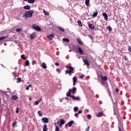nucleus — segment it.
Instances as JSON below:
<instances>
[{"label": "nucleus", "instance_id": "obj_16", "mask_svg": "<svg viewBox=\"0 0 131 131\" xmlns=\"http://www.w3.org/2000/svg\"><path fill=\"white\" fill-rule=\"evenodd\" d=\"M83 62L85 64V65H86V66H88L89 67V66H90V62H89V61H88V59H84L83 60Z\"/></svg>", "mask_w": 131, "mask_h": 131}, {"label": "nucleus", "instance_id": "obj_52", "mask_svg": "<svg viewBox=\"0 0 131 131\" xmlns=\"http://www.w3.org/2000/svg\"><path fill=\"white\" fill-rule=\"evenodd\" d=\"M115 91H116V92L117 93H118V92H119V89L116 88V89H115Z\"/></svg>", "mask_w": 131, "mask_h": 131}, {"label": "nucleus", "instance_id": "obj_35", "mask_svg": "<svg viewBox=\"0 0 131 131\" xmlns=\"http://www.w3.org/2000/svg\"><path fill=\"white\" fill-rule=\"evenodd\" d=\"M17 125V122H14L12 123V126L13 127H15V126Z\"/></svg>", "mask_w": 131, "mask_h": 131}, {"label": "nucleus", "instance_id": "obj_45", "mask_svg": "<svg viewBox=\"0 0 131 131\" xmlns=\"http://www.w3.org/2000/svg\"><path fill=\"white\" fill-rule=\"evenodd\" d=\"M17 80H18V82H21V78L18 77Z\"/></svg>", "mask_w": 131, "mask_h": 131}, {"label": "nucleus", "instance_id": "obj_58", "mask_svg": "<svg viewBox=\"0 0 131 131\" xmlns=\"http://www.w3.org/2000/svg\"><path fill=\"white\" fill-rule=\"evenodd\" d=\"M15 70H17L18 69V67H16L14 68Z\"/></svg>", "mask_w": 131, "mask_h": 131}, {"label": "nucleus", "instance_id": "obj_59", "mask_svg": "<svg viewBox=\"0 0 131 131\" xmlns=\"http://www.w3.org/2000/svg\"><path fill=\"white\" fill-rule=\"evenodd\" d=\"M88 36H89V37H90V38H92V35H88Z\"/></svg>", "mask_w": 131, "mask_h": 131}, {"label": "nucleus", "instance_id": "obj_1", "mask_svg": "<svg viewBox=\"0 0 131 131\" xmlns=\"http://www.w3.org/2000/svg\"><path fill=\"white\" fill-rule=\"evenodd\" d=\"M66 68L69 70H67L65 72L66 74H69V75H72L71 73H74V68L72 67H70V66H66Z\"/></svg>", "mask_w": 131, "mask_h": 131}, {"label": "nucleus", "instance_id": "obj_40", "mask_svg": "<svg viewBox=\"0 0 131 131\" xmlns=\"http://www.w3.org/2000/svg\"><path fill=\"white\" fill-rule=\"evenodd\" d=\"M38 114H39V116H42V114H41V111H38Z\"/></svg>", "mask_w": 131, "mask_h": 131}, {"label": "nucleus", "instance_id": "obj_39", "mask_svg": "<svg viewBox=\"0 0 131 131\" xmlns=\"http://www.w3.org/2000/svg\"><path fill=\"white\" fill-rule=\"evenodd\" d=\"M60 129L59 128V127L57 126H55V131H59Z\"/></svg>", "mask_w": 131, "mask_h": 131}, {"label": "nucleus", "instance_id": "obj_30", "mask_svg": "<svg viewBox=\"0 0 131 131\" xmlns=\"http://www.w3.org/2000/svg\"><path fill=\"white\" fill-rule=\"evenodd\" d=\"M43 13L46 16H49L50 15V13L48 11H46L45 10H43Z\"/></svg>", "mask_w": 131, "mask_h": 131}, {"label": "nucleus", "instance_id": "obj_48", "mask_svg": "<svg viewBox=\"0 0 131 131\" xmlns=\"http://www.w3.org/2000/svg\"><path fill=\"white\" fill-rule=\"evenodd\" d=\"M84 77V75L82 74L79 76V78H83Z\"/></svg>", "mask_w": 131, "mask_h": 131}, {"label": "nucleus", "instance_id": "obj_31", "mask_svg": "<svg viewBox=\"0 0 131 131\" xmlns=\"http://www.w3.org/2000/svg\"><path fill=\"white\" fill-rule=\"evenodd\" d=\"M20 58L21 59H23V60H26V57H25V55L24 54H22L21 56H20Z\"/></svg>", "mask_w": 131, "mask_h": 131}, {"label": "nucleus", "instance_id": "obj_47", "mask_svg": "<svg viewBox=\"0 0 131 131\" xmlns=\"http://www.w3.org/2000/svg\"><path fill=\"white\" fill-rule=\"evenodd\" d=\"M81 113H82V111L81 110L79 111L77 113L78 114H81Z\"/></svg>", "mask_w": 131, "mask_h": 131}, {"label": "nucleus", "instance_id": "obj_55", "mask_svg": "<svg viewBox=\"0 0 131 131\" xmlns=\"http://www.w3.org/2000/svg\"><path fill=\"white\" fill-rule=\"evenodd\" d=\"M17 110L16 111V113H19V111H18V107L16 108Z\"/></svg>", "mask_w": 131, "mask_h": 131}, {"label": "nucleus", "instance_id": "obj_43", "mask_svg": "<svg viewBox=\"0 0 131 131\" xmlns=\"http://www.w3.org/2000/svg\"><path fill=\"white\" fill-rule=\"evenodd\" d=\"M124 60H125V61H127V60H128V58H127V57H126V56H124Z\"/></svg>", "mask_w": 131, "mask_h": 131}, {"label": "nucleus", "instance_id": "obj_54", "mask_svg": "<svg viewBox=\"0 0 131 131\" xmlns=\"http://www.w3.org/2000/svg\"><path fill=\"white\" fill-rule=\"evenodd\" d=\"M56 71L57 72H58L59 73H60V70H59V69H56Z\"/></svg>", "mask_w": 131, "mask_h": 131}, {"label": "nucleus", "instance_id": "obj_11", "mask_svg": "<svg viewBox=\"0 0 131 131\" xmlns=\"http://www.w3.org/2000/svg\"><path fill=\"white\" fill-rule=\"evenodd\" d=\"M73 85L74 86V85H75V83H76V82H77V78L75 76L73 78Z\"/></svg>", "mask_w": 131, "mask_h": 131}, {"label": "nucleus", "instance_id": "obj_7", "mask_svg": "<svg viewBox=\"0 0 131 131\" xmlns=\"http://www.w3.org/2000/svg\"><path fill=\"white\" fill-rule=\"evenodd\" d=\"M30 37L31 39V40H32V39H34V38H35L36 37V34H35V33H32L31 35L30 36Z\"/></svg>", "mask_w": 131, "mask_h": 131}, {"label": "nucleus", "instance_id": "obj_23", "mask_svg": "<svg viewBox=\"0 0 131 131\" xmlns=\"http://www.w3.org/2000/svg\"><path fill=\"white\" fill-rule=\"evenodd\" d=\"M6 38H8V36H2L0 37V41L2 40H4V39H6Z\"/></svg>", "mask_w": 131, "mask_h": 131}, {"label": "nucleus", "instance_id": "obj_9", "mask_svg": "<svg viewBox=\"0 0 131 131\" xmlns=\"http://www.w3.org/2000/svg\"><path fill=\"white\" fill-rule=\"evenodd\" d=\"M42 121L45 123H48L49 122V119L47 117H44L41 119Z\"/></svg>", "mask_w": 131, "mask_h": 131}, {"label": "nucleus", "instance_id": "obj_8", "mask_svg": "<svg viewBox=\"0 0 131 131\" xmlns=\"http://www.w3.org/2000/svg\"><path fill=\"white\" fill-rule=\"evenodd\" d=\"M96 116L97 117H102V116H104V113L103 112H98Z\"/></svg>", "mask_w": 131, "mask_h": 131}, {"label": "nucleus", "instance_id": "obj_10", "mask_svg": "<svg viewBox=\"0 0 131 131\" xmlns=\"http://www.w3.org/2000/svg\"><path fill=\"white\" fill-rule=\"evenodd\" d=\"M70 97H71V98H72L73 100H75L76 101H80V98H79V97H75V96H72V95Z\"/></svg>", "mask_w": 131, "mask_h": 131}, {"label": "nucleus", "instance_id": "obj_46", "mask_svg": "<svg viewBox=\"0 0 131 131\" xmlns=\"http://www.w3.org/2000/svg\"><path fill=\"white\" fill-rule=\"evenodd\" d=\"M86 131H90V126H88V127L85 129Z\"/></svg>", "mask_w": 131, "mask_h": 131}, {"label": "nucleus", "instance_id": "obj_2", "mask_svg": "<svg viewBox=\"0 0 131 131\" xmlns=\"http://www.w3.org/2000/svg\"><path fill=\"white\" fill-rule=\"evenodd\" d=\"M34 13V10H30L29 11H26L24 15L26 18H31Z\"/></svg>", "mask_w": 131, "mask_h": 131}, {"label": "nucleus", "instance_id": "obj_20", "mask_svg": "<svg viewBox=\"0 0 131 131\" xmlns=\"http://www.w3.org/2000/svg\"><path fill=\"white\" fill-rule=\"evenodd\" d=\"M48 38H49V39H51V40H52V38L54 37V34H51L48 35Z\"/></svg>", "mask_w": 131, "mask_h": 131}, {"label": "nucleus", "instance_id": "obj_61", "mask_svg": "<svg viewBox=\"0 0 131 131\" xmlns=\"http://www.w3.org/2000/svg\"><path fill=\"white\" fill-rule=\"evenodd\" d=\"M86 112L87 113H89V110H86Z\"/></svg>", "mask_w": 131, "mask_h": 131}, {"label": "nucleus", "instance_id": "obj_17", "mask_svg": "<svg viewBox=\"0 0 131 131\" xmlns=\"http://www.w3.org/2000/svg\"><path fill=\"white\" fill-rule=\"evenodd\" d=\"M77 41L80 45V46H82L83 45V43H82V41H81V40H80L79 38L77 39Z\"/></svg>", "mask_w": 131, "mask_h": 131}, {"label": "nucleus", "instance_id": "obj_12", "mask_svg": "<svg viewBox=\"0 0 131 131\" xmlns=\"http://www.w3.org/2000/svg\"><path fill=\"white\" fill-rule=\"evenodd\" d=\"M88 26L90 29H92V30H94V29H95V26L92 24H89Z\"/></svg>", "mask_w": 131, "mask_h": 131}, {"label": "nucleus", "instance_id": "obj_22", "mask_svg": "<svg viewBox=\"0 0 131 131\" xmlns=\"http://www.w3.org/2000/svg\"><path fill=\"white\" fill-rule=\"evenodd\" d=\"M63 41H64L65 42H69L70 41V40L68 38H64L62 39Z\"/></svg>", "mask_w": 131, "mask_h": 131}, {"label": "nucleus", "instance_id": "obj_28", "mask_svg": "<svg viewBox=\"0 0 131 131\" xmlns=\"http://www.w3.org/2000/svg\"><path fill=\"white\" fill-rule=\"evenodd\" d=\"M93 18H95V17H97L98 16V12H95L93 14Z\"/></svg>", "mask_w": 131, "mask_h": 131}, {"label": "nucleus", "instance_id": "obj_37", "mask_svg": "<svg viewBox=\"0 0 131 131\" xmlns=\"http://www.w3.org/2000/svg\"><path fill=\"white\" fill-rule=\"evenodd\" d=\"M30 88H31V85H28L26 88V90H27V91H29V89Z\"/></svg>", "mask_w": 131, "mask_h": 131}, {"label": "nucleus", "instance_id": "obj_56", "mask_svg": "<svg viewBox=\"0 0 131 131\" xmlns=\"http://www.w3.org/2000/svg\"><path fill=\"white\" fill-rule=\"evenodd\" d=\"M118 121H119V122H121V118H118Z\"/></svg>", "mask_w": 131, "mask_h": 131}, {"label": "nucleus", "instance_id": "obj_51", "mask_svg": "<svg viewBox=\"0 0 131 131\" xmlns=\"http://www.w3.org/2000/svg\"><path fill=\"white\" fill-rule=\"evenodd\" d=\"M74 116H75L76 117H78V113H75V115H74Z\"/></svg>", "mask_w": 131, "mask_h": 131}, {"label": "nucleus", "instance_id": "obj_5", "mask_svg": "<svg viewBox=\"0 0 131 131\" xmlns=\"http://www.w3.org/2000/svg\"><path fill=\"white\" fill-rule=\"evenodd\" d=\"M100 78L101 79V81H107L108 80V78H107V76H103L102 75L100 76Z\"/></svg>", "mask_w": 131, "mask_h": 131}, {"label": "nucleus", "instance_id": "obj_38", "mask_svg": "<svg viewBox=\"0 0 131 131\" xmlns=\"http://www.w3.org/2000/svg\"><path fill=\"white\" fill-rule=\"evenodd\" d=\"M107 29L108 30V31H112V28L111 27V26H108V28H107Z\"/></svg>", "mask_w": 131, "mask_h": 131}, {"label": "nucleus", "instance_id": "obj_60", "mask_svg": "<svg viewBox=\"0 0 131 131\" xmlns=\"http://www.w3.org/2000/svg\"><path fill=\"white\" fill-rule=\"evenodd\" d=\"M117 118H118H118L119 119V118H120V116H117Z\"/></svg>", "mask_w": 131, "mask_h": 131}, {"label": "nucleus", "instance_id": "obj_33", "mask_svg": "<svg viewBox=\"0 0 131 131\" xmlns=\"http://www.w3.org/2000/svg\"><path fill=\"white\" fill-rule=\"evenodd\" d=\"M15 31L16 32H21V31H22V29L21 28H17L16 29Z\"/></svg>", "mask_w": 131, "mask_h": 131}, {"label": "nucleus", "instance_id": "obj_44", "mask_svg": "<svg viewBox=\"0 0 131 131\" xmlns=\"http://www.w3.org/2000/svg\"><path fill=\"white\" fill-rule=\"evenodd\" d=\"M35 64H36V61L33 60V61H32V65H35Z\"/></svg>", "mask_w": 131, "mask_h": 131}, {"label": "nucleus", "instance_id": "obj_6", "mask_svg": "<svg viewBox=\"0 0 131 131\" xmlns=\"http://www.w3.org/2000/svg\"><path fill=\"white\" fill-rule=\"evenodd\" d=\"M77 49L79 54H80V55H83V50H82V49L79 46H77Z\"/></svg>", "mask_w": 131, "mask_h": 131}, {"label": "nucleus", "instance_id": "obj_18", "mask_svg": "<svg viewBox=\"0 0 131 131\" xmlns=\"http://www.w3.org/2000/svg\"><path fill=\"white\" fill-rule=\"evenodd\" d=\"M73 123H74V121L72 120V121L69 122L68 123V126L70 127V126H72V124H73Z\"/></svg>", "mask_w": 131, "mask_h": 131}, {"label": "nucleus", "instance_id": "obj_63", "mask_svg": "<svg viewBox=\"0 0 131 131\" xmlns=\"http://www.w3.org/2000/svg\"><path fill=\"white\" fill-rule=\"evenodd\" d=\"M119 131H121V129H120V127H119Z\"/></svg>", "mask_w": 131, "mask_h": 131}, {"label": "nucleus", "instance_id": "obj_21", "mask_svg": "<svg viewBox=\"0 0 131 131\" xmlns=\"http://www.w3.org/2000/svg\"><path fill=\"white\" fill-rule=\"evenodd\" d=\"M85 4L86 7H89V6H90V0H85Z\"/></svg>", "mask_w": 131, "mask_h": 131}, {"label": "nucleus", "instance_id": "obj_15", "mask_svg": "<svg viewBox=\"0 0 131 131\" xmlns=\"http://www.w3.org/2000/svg\"><path fill=\"white\" fill-rule=\"evenodd\" d=\"M101 83L102 85H104V86H106V85H108L107 81H101Z\"/></svg>", "mask_w": 131, "mask_h": 131}, {"label": "nucleus", "instance_id": "obj_14", "mask_svg": "<svg viewBox=\"0 0 131 131\" xmlns=\"http://www.w3.org/2000/svg\"><path fill=\"white\" fill-rule=\"evenodd\" d=\"M11 99L13 100V101H16L17 99H18V97L16 95H12L11 96Z\"/></svg>", "mask_w": 131, "mask_h": 131}, {"label": "nucleus", "instance_id": "obj_27", "mask_svg": "<svg viewBox=\"0 0 131 131\" xmlns=\"http://www.w3.org/2000/svg\"><path fill=\"white\" fill-rule=\"evenodd\" d=\"M24 9H25L26 10H30V6H29L28 5L24 6Z\"/></svg>", "mask_w": 131, "mask_h": 131}, {"label": "nucleus", "instance_id": "obj_19", "mask_svg": "<svg viewBox=\"0 0 131 131\" xmlns=\"http://www.w3.org/2000/svg\"><path fill=\"white\" fill-rule=\"evenodd\" d=\"M41 67H42L43 68V69H47V64H46V63L43 62L41 64Z\"/></svg>", "mask_w": 131, "mask_h": 131}, {"label": "nucleus", "instance_id": "obj_50", "mask_svg": "<svg viewBox=\"0 0 131 131\" xmlns=\"http://www.w3.org/2000/svg\"><path fill=\"white\" fill-rule=\"evenodd\" d=\"M55 65H56V66H60V63H57V62H55Z\"/></svg>", "mask_w": 131, "mask_h": 131}, {"label": "nucleus", "instance_id": "obj_49", "mask_svg": "<svg viewBox=\"0 0 131 131\" xmlns=\"http://www.w3.org/2000/svg\"><path fill=\"white\" fill-rule=\"evenodd\" d=\"M128 52H131V47L130 46H128Z\"/></svg>", "mask_w": 131, "mask_h": 131}, {"label": "nucleus", "instance_id": "obj_41", "mask_svg": "<svg viewBox=\"0 0 131 131\" xmlns=\"http://www.w3.org/2000/svg\"><path fill=\"white\" fill-rule=\"evenodd\" d=\"M87 118H88V119H91V118H92V116H91V115H90V114H88L87 115Z\"/></svg>", "mask_w": 131, "mask_h": 131}, {"label": "nucleus", "instance_id": "obj_36", "mask_svg": "<svg viewBox=\"0 0 131 131\" xmlns=\"http://www.w3.org/2000/svg\"><path fill=\"white\" fill-rule=\"evenodd\" d=\"M28 3L29 4H33V3H34V0H28Z\"/></svg>", "mask_w": 131, "mask_h": 131}, {"label": "nucleus", "instance_id": "obj_34", "mask_svg": "<svg viewBox=\"0 0 131 131\" xmlns=\"http://www.w3.org/2000/svg\"><path fill=\"white\" fill-rule=\"evenodd\" d=\"M74 112H77V111H78V107H77V106L74 107Z\"/></svg>", "mask_w": 131, "mask_h": 131}, {"label": "nucleus", "instance_id": "obj_57", "mask_svg": "<svg viewBox=\"0 0 131 131\" xmlns=\"http://www.w3.org/2000/svg\"><path fill=\"white\" fill-rule=\"evenodd\" d=\"M60 127H61L62 126V125H63V124H61L60 123L59 124Z\"/></svg>", "mask_w": 131, "mask_h": 131}, {"label": "nucleus", "instance_id": "obj_24", "mask_svg": "<svg viewBox=\"0 0 131 131\" xmlns=\"http://www.w3.org/2000/svg\"><path fill=\"white\" fill-rule=\"evenodd\" d=\"M60 123L62 125L65 124V120H64L63 119H61L60 120Z\"/></svg>", "mask_w": 131, "mask_h": 131}, {"label": "nucleus", "instance_id": "obj_53", "mask_svg": "<svg viewBox=\"0 0 131 131\" xmlns=\"http://www.w3.org/2000/svg\"><path fill=\"white\" fill-rule=\"evenodd\" d=\"M41 100H42V98H40L39 99V100H38V102H39V103L40 102H41Z\"/></svg>", "mask_w": 131, "mask_h": 131}, {"label": "nucleus", "instance_id": "obj_62", "mask_svg": "<svg viewBox=\"0 0 131 131\" xmlns=\"http://www.w3.org/2000/svg\"><path fill=\"white\" fill-rule=\"evenodd\" d=\"M29 101H31V97H29Z\"/></svg>", "mask_w": 131, "mask_h": 131}, {"label": "nucleus", "instance_id": "obj_13", "mask_svg": "<svg viewBox=\"0 0 131 131\" xmlns=\"http://www.w3.org/2000/svg\"><path fill=\"white\" fill-rule=\"evenodd\" d=\"M102 15L103 16V17L104 18V20H105V21H107V20H108V15H107V13L104 12L102 14Z\"/></svg>", "mask_w": 131, "mask_h": 131}, {"label": "nucleus", "instance_id": "obj_26", "mask_svg": "<svg viewBox=\"0 0 131 131\" xmlns=\"http://www.w3.org/2000/svg\"><path fill=\"white\" fill-rule=\"evenodd\" d=\"M58 29L59 30H60V31H61L62 32H64V31H65V30L64 29V28H62V27H59Z\"/></svg>", "mask_w": 131, "mask_h": 131}, {"label": "nucleus", "instance_id": "obj_64", "mask_svg": "<svg viewBox=\"0 0 131 131\" xmlns=\"http://www.w3.org/2000/svg\"><path fill=\"white\" fill-rule=\"evenodd\" d=\"M17 75H14V77H17Z\"/></svg>", "mask_w": 131, "mask_h": 131}, {"label": "nucleus", "instance_id": "obj_42", "mask_svg": "<svg viewBox=\"0 0 131 131\" xmlns=\"http://www.w3.org/2000/svg\"><path fill=\"white\" fill-rule=\"evenodd\" d=\"M38 104H39V101H35L34 105H38Z\"/></svg>", "mask_w": 131, "mask_h": 131}, {"label": "nucleus", "instance_id": "obj_4", "mask_svg": "<svg viewBox=\"0 0 131 131\" xmlns=\"http://www.w3.org/2000/svg\"><path fill=\"white\" fill-rule=\"evenodd\" d=\"M32 28L34 29V30H36L37 31H40V30H41L40 27L37 26L36 24H33Z\"/></svg>", "mask_w": 131, "mask_h": 131}, {"label": "nucleus", "instance_id": "obj_32", "mask_svg": "<svg viewBox=\"0 0 131 131\" xmlns=\"http://www.w3.org/2000/svg\"><path fill=\"white\" fill-rule=\"evenodd\" d=\"M25 65H26V66H29V65H30V63H29V60L26 61Z\"/></svg>", "mask_w": 131, "mask_h": 131}, {"label": "nucleus", "instance_id": "obj_29", "mask_svg": "<svg viewBox=\"0 0 131 131\" xmlns=\"http://www.w3.org/2000/svg\"><path fill=\"white\" fill-rule=\"evenodd\" d=\"M78 24L79 27H82V24L81 23V21L78 20Z\"/></svg>", "mask_w": 131, "mask_h": 131}, {"label": "nucleus", "instance_id": "obj_25", "mask_svg": "<svg viewBox=\"0 0 131 131\" xmlns=\"http://www.w3.org/2000/svg\"><path fill=\"white\" fill-rule=\"evenodd\" d=\"M48 130V126L47 125H43V131H47Z\"/></svg>", "mask_w": 131, "mask_h": 131}, {"label": "nucleus", "instance_id": "obj_3", "mask_svg": "<svg viewBox=\"0 0 131 131\" xmlns=\"http://www.w3.org/2000/svg\"><path fill=\"white\" fill-rule=\"evenodd\" d=\"M71 92L73 93V94H75V93H76V88H73V90L70 89L68 93L67 94V96L68 97H71V96H72L71 95Z\"/></svg>", "mask_w": 131, "mask_h": 131}]
</instances>
